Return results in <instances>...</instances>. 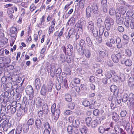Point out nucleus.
<instances>
[{"label":"nucleus","mask_w":134,"mask_h":134,"mask_svg":"<svg viewBox=\"0 0 134 134\" xmlns=\"http://www.w3.org/2000/svg\"><path fill=\"white\" fill-rule=\"evenodd\" d=\"M128 99V104H130V107H134V95L131 93L128 96L127 94H125L122 98V101L124 102H126Z\"/></svg>","instance_id":"1"},{"label":"nucleus","mask_w":134,"mask_h":134,"mask_svg":"<svg viewBox=\"0 0 134 134\" xmlns=\"http://www.w3.org/2000/svg\"><path fill=\"white\" fill-rule=\"evenodd\" d=\"M56 104H54L51 107V111L54 116V118L55 120H57L58 118L59 115L60 114V111L59 109H55Z\"/></svg>","instance_id":"2"},{"label":"nucleus","mask_w":134,"mask_h":134,"mask_svg":"<svg viewBox=\"0 0 134 134\" xmlns=\"http://www.w3.org/2000/svg\"><path fill=\"white\" fill-rule=\"evenodd\" d=\"M126 11L125 7H120L116 9L115 11L116 15L122 16L125 14Z\"/></svg>","instance_id":"3"},{"label":"nucleus","mask_w":134,"mask_h":134,"mask_svg":"<svg viewBox=\"0 0 134 134\" xmlns=\"http://www.w3.org/2000/svg\"><path fill=\"white\" fill-rule=\"evenodd\" d=\"M114 24V21L111 18L107 19L105 21V25L107 30H109L110 28L111 25H113Z\"/></svg>","instance_id":"4"},{"label":"nucleus","mask_w":134,"mask_h":134,"mask_svg":"<svg viewBox=\"0 0 134 134\" xmlns=\"http://www.w3.org/2000/svg\"><path fill=\"white\" fill-rule=\"evenodd\" d=\"M122 55L120 53L116 54H113L111 56V58L114 62L115 63L118 62L119 60L122 58Z\"/></svg>","instance_id":"5"},{"label":"nucleus","mask_w":134,"mask_h":134,"mask_svg":"<svg viewBox=\"0 0 134 134\" xmlns=\"http://www.w3.org/2000/svg\"><path fill=\"white\" fill-rule=\"evenodd\" d=\"M87 27L88 30L92 34H97V31L96 29H94V24L93 22L91 21H89L87 24Z\"/></svg>","instance_id":"6"},{"label":"nucleus","mask_w":134,"mask_h":134,"mask_svg":"<svg viewBox=\"0 0 134 134\" xmlns=\"http://www.w3.org/2000/svg\"><path fill=\"white\" fill-rule=\"evenodd\" d=\"M11 124L8 122V121L5 120L1 124V126L4 131H7L8 128L11 126Z\"/></svg>","instance_id":"7"},{"label":"nucleus","mask_w":134,"mask_h":134,"mask_svg":"<svg viewBox=\"0 0 134 134\" xmlns=\"http://www.w3.org/2000/svg\"><path fill=\"white\" fill-rule=\"evenodd\" d=\"M29 99L30 102H31V105H29L30 109H33L35 107V98L34 97V94H29Z\"/></svg>","instance_id":"8"},{"label":"nucleus","mask_w":134,"mask_h":134,"mask_svg":"<svg viewBox=\"0 0 134 134\" xmlns=\"http://www.w3.org/2000/svg\"><path fill=\"white\" fill-rule=\"evenodd\" d=\"M16 106L14 107L11 106L10 105H8L7 107V110L8 111V113H9L11 114H14L16 111Z\"/></svg>","instance_id":"9"},{"label":"nucleus","mask_w":134,"mask_h":134,"mask_svg":"<svg viewBox=\"0 0 134 134\" xmlns=\"http://www.w3.org/2000/svg\"><path fill=\"white\" fill-rule=\"evenodd\" d=\"M12 83L11 82H9L7 84L3 85V88L4 91H10L12 88Z\"/></svg>","instance_id":"10"},{"label":"nucleus","mask_w":134,"mask_h":134,"mask_svg":"<svg viewBox=\"0 0 134 134\" xmlns=\"http://www.w3.org/2000/svg\"><path fill=\"white\" fill-rule=\"evenodd\" d=\"M25 91L27 95L34 94L33 88L30 85H29L27 86L26 88Z\"/></svg>","instance_id":"11"},{"label":"nucleus","mask_w":134,"mask_h":134,"mask_svg":"<svg viewBox=\"0 0 134 134\" xmlns=\"http://www.w3.org/2000/svg\"><path fill=\"white\" fill-rule=\"evenodd\" d=\"M116 23L118 24L121 25L123 24L124 18L122 16L116 15Z\"/></svg>","instance_id":"12"},{"label":"nucleus","mask_w":134,"mask_h":134,"mask_svg":"<svg viewBox=\"0 0 134 134\" xmlns=\"http://www.w3.org/2000/svg\"><path fill=\"white\" fill-rule=\"evenodd\" d=\"M110 89L111 92L114 93V94L116 96L118 95V91L117 90V87L116 86L114 85H112L110 86Z\"/></svg>","instance_id":"13"},{"label":"nucleus","mask_w":134,"mask_h":134,"mask_svg":"<svg viewBox=\"0 0 134 134\" xmlns=\"http://www.w3.org/2000/svg\"><path fill=\"white\" fill-rule=\"evenodd\" d=\"M34 84L36 90H38L40 89L41 87V81L39 78H37L35 79Z\"/></svg>","instance_id":"14"},{"label":"nucleus","mask_w":134,"mask_h":134,"mask_svg":"<svg viewBox=\"0 0 134 134\" xmlns=\"http://www.w3.org/2000/svg\"><path fill=\"white\" fill-rule=\"evenodd\" d=\"M35 124L36 128L40 129L41 128L43 129V127L42 126V122L40 119H37L35 121Z\"/></svg>","instance_id":"15"},{"label":"nucleus","mask_w":134,"mask_h":134,"mask_svg":"<svg viewBox=\"0 0 134 134\" xmlns=\"http://www.w3.org/2000/svg\"><path fill=\"white\" fill-rule=\"evenodd\" d=\"M47 88L44 84L42 86L41 89L40 91L41 94L43 96H45L47 93Z\"/></svg>","instance_id":"16"},{"label":"nucleus","mask_w":134,"mask_h":134,"mask_svg":"<svg viewBox=\"0 0 134 134\" xmlns=\"http://www.w3.org/2000/svg\"><path fill=\"white\" fill-rule=\"evenodd\" d=\"M92 9L94 14H97L98 13V7L97 4L94 3L93 4L92 6Z\"/></svg>","instance_id":"17"},{"label":"nucleus","mask_w":134,"mask_h":134,"mask_svg":"<svg viewBox=\"0 0 134 134\" xmlns=\"http://www.w3.org/2000/svg\"><path fill=\"white\" fill-rule=\"evenodd\" d=\"M67 48H66V53H67L69 55H71L72 53L73 48L71 46V45L70 44H69L67 46Z\"/></svg>","instance_id":"18"},{"label":"nucleus","mask_w":134,"mask_h":134,"mask_svg":"<svg viewBox=\"0 0 134 134\" xmlns=\"http://www.w3.org/2000/svg\"><path fill=\"white\" fill-rule=\"evenodd\" d=\"M42 109L44 112V114H47L48 113L49 110L48 106L47 104L45 103L43 104L42 107Z\"/></svg>","instance_id":"19"},{"label":"nucleus","mask_w":134,"mask_h":134,"mask_svg":"<svg viewBox=\"0 0 134 134\" xmlns=\"http://www.w3.org/2000/svg\"><path fill=\"white\" fill-rule=\"evenodd\" d=\"M8 42V40L7 38H3L0 41V48L3 47L5 44L7 43Z\"/></svg>","instance_id":"20"},{"label":"nucleus","mask_w":134,"mask_h":134,"mask_svg":"<svg viewBox=\"0 0 134 134\" xmlns=\"http://www.w3.org/2000/svg\"><path fill=\"white\" fill-rule=\"evenodd\" d=\"M133 8L132 7H130V9L128 10L126 13L127 17H131L133 16Z\"/></svg>","instance_id":"21"},{"label":"nucleus","mask_w":134,"mask_h":134,"mask_svg":"<svg viewBox=\"0 0 134 134\" xmlns=\"http://www.w3.org/2000/svg\"><path fill=\"white\" fill-rule=\"evenodd\" d=\"M102 34H93V36L96 38L97 41L100 43L102 40Z\"/></svg>","instance_id":"22"},{"label":"nucleus","mask_w":134,"mask_h":134,"mask_svg":"<svg viewBox=\"0 0 134 134\" xmlns=\"http://www.w3.org/2000/svg\"><path fill=\"white\" fill-rule=\"evenodd\" d=\"M36 105L37 107H40L42 104V100L40 98H37L36 100Z\"/></svg>","instance_id":"23"},{"label":"nucleus","mask_w":134,"mask_h":134,"mask_svg":"<svg viewBox=\"0 0 134 134\" xmlns=\"http://www.w3.org/2000/svg\"><path fill=\"white\" fill-rule=\"evenodd\" d=\"M81 133L82 134H86L88 131V129L87 127L85 126H83L80 129Z\"/></svg>","instance_id":"24"},{"label":"nucleus","mask_w":134,"mask_h":134,"mask_svg":"<svg viewBox=\"0 0 134 134\" xmlns=\"http://www.w3.org/2000/svg\"><path fill=\"white\" fill-rule=\"evenodd\" d=\"M0 113L1 114H4L2 116V117H3V116H5V114L6 113H8V111H6L5 106L3 105H1V107Z\"/></svg>","instance_id":"25"},{"label":"nucleus","mask_w":134,"mask_h":134,"mask_svg":"<svg viewBox=\"0 0 134 134\" xmlns=\"http://www.w3.org/2000/svg\"><path fill=\"white\" fill-rule=\"evenodd\" d=\"M76 48L77 49V52L80 54L83 53V50L81 46L78 43L76 44Z\"/></svg>","instance_id":"26"},{"label":"nucleus","mask_w":134,"mask_h":134,"mask_svg":"<svg viewBox=\"0 0 134 134\" xmlns=\"http://www.w3.org/2000/svg\"><path fill=\"white\" fill-rule=\"evenodd\" d=\"M91 7L88 6L87 7L86 9V14L87 17L90 18L91 15Z\"/></svg>","instance_id":"27"},{"label":"nucleus","mask_w":134,"mask_h":134,"mask_svg":"<svg viewBox=\"0 0 134 134\" xmlns=\"http://www.w3.org/2000/svg\"><path fill=\"white\" fill-rule=\"evenodd\" d=\"M130 23L129 18H126L125 19V21L124 22V24L127 28L129 27Z\"/></svg>","instance_id":"28"},{"label":"nucleus","mask_w":134,"mask_h":134,"mask_svg":"<svg viewBox=\"0 0 134 134\" xmlns=\"http://www.w3.org/2000/svg\"><path fill=\"white\" fill-rule=\"evenodd\" d=\"M113 119L115 121H117L119 119L118 115L116 113H113L112 115Z\"/></svg>","instance_id":"29"},{"label":"nucleus","mask_w":134,"mask_h":134,"mask_svg":"<svg viewBox=\"0 0 134 134\" xmlns=\"http://www.w3.org/2000/svg\"><path fill=\"white\" fill-rule=\"evenodd\" d=\"M22 131V126L21 125L17 126L15 129V134H20Z\"/></svg>","instance_id":"30"},{"label":"nucleus","mask_w":134,"mask_h":134,"mask_svg":"<svg viewBox=\"0 0 134 134\" xmlns=\"http://www.w3.org/2000/svg\"><path fill=\"white\" fill-rule=\"evenodd\" d=\"M128 84L129 87H132L134 86V79L130 77L129 80Z\"/></svg>","instance_id":"31"},{"label":"nucleus","mask_w":134,"mask_h":134,"mask_svg":"<svg viewBox=\"0 0 134 134\" xmlns=\"http://www.w3.org/2000/svg\"><path fill=\"white\" fill-rule=\"evenodd\" d=\"M23 129L24 132H27L29 129V125L26 124H24L23 126Z\"/></svg>","instance_id":"32"},{"label":"nucleus","mask_w":134,"mask_h":134,"mask_svg":"<svg viewBox=\"0 0 134 134\" xmlns=\"http://www.w3.org/2000/svg\"><path fill=\"white\" fill-rule=\"evenodd\" d=\"M55 66H52L51 67L50 72V75L52 77H53L55 75Z\"/></svg>","instance_id":"33"},{"label":"nucleus","mask_w":134,"mask_h":134,"mask_svg":"<svg viewBox=\"0 0 134 134\" xmlns=\"http://www.w3.org/2000/svg\"><path fill=\"white\" fill-rule=\"evenodd\" d=\"M115 131L116 134H120L121 131L122 130V129L120 128L118 126H116L115 127Z\"/></svg>","instance_id":"34"},{"label":"nucleus","mask_w":134,"mask_h":134,"mask_svg":"<svg viewBox=\"0 0 134 134\" xmlns=\"http://www.w3.org/2000/svg\"><path fill=\"white\" fill-rule=\"evenodd\" d=\"M131 128V125L130 123L127 122L126 123V125L125 126V129L127 132L129 133L132 131V130H130Z\"/></svg>","instance_id":"35"},{"label":"nucleus","mask_w":134,"mask_h":134,"mask_svg":"<svg viewBox=\"0 0 134 134\" xmlns=\"http://www.w3.org/2000/svg\"><path fill=\"white\" fill-rule=\"evenodd\" d=\"M125 65L128 66H131L132 64V60L130 59H127L124 62Z\"/></svg>","instance_id":"36"},{"label":"nucleus","mask_w":134,"mask_h":134,"mask_svg":"<svg viewBox=\"0 0 134 134\" xmlns=\"http://www.w3.org/2000/svg\"><path fill=\"white\" fill-rule=\"evenodd\" d=\"M74 23V18H71L68 22V24L70 26H73Z\"/></svg>","instance_id":"37"},{"label":"nucleus","mask_w":134,"mask_h":134,"mask_svg":"<svg viewBox=\"0 0 134 134\" xmlns=\"http://www.w3.org/2000/svg\"><path fill=\"white\" fill-rule=\"evenodd\" d=\"M92 119L90 117H88L86 119V124L88 127H90L91 126V122Z\"/></svg>","instance_id":"38"},{"label":"nucleus","mask_w":134,"mask_h":134,"mask_svg":"<svg viewBox=\"0 0 134 134\" xmlns=\"http://www.w3.org/2000/svg\"><path fill=\"white\" fill-rule=\"evenodd\" d=\"M80 124V121L77 119L75 120L72 123L74 127L76 128H78L79 127Z\"/></svg>","instance_id":"39"},{"label":"nucleus","mask_w":134,"mask_h":134,"mask_svg":"<svg viewBox=\"0 0 134 134\" xmlns=\"http://www.w3.org/2000/svg\"><path fill=\"white\" fill-rule=\"evenodd\" d=\"M8 79L10 80L13 82H15L17 81V76L16 75H13L12 76L10 77V76H7Z\"/></svg>","instance_id":"40"},{"label":"nucleus","mask_w":134,"mask_h":134,"mask_svg":"<svg viewBox=\"0 0 134 134\" xmlns=\"http://www.w3.org/2000/svg\"><path fill=\"white\" fill-rule=\"evenodd\" d=\"M65 98L66 101L68 102H70L72 100L71 96L68 94H66L65 96Z\"/></svg>","instance_id":"41"},{"label":"nucleus","mask_w":134,"mask_h":134,"mask_svg":"<svg viewBox=\"0 0 134 134\" xmlns=\"http://www.w3.org/2000/svg\"><path fill=\"white\" fill-rule=\"evenodd\" d=\"M105 76L108 79H110L112 76L111 71H108L107 70L105 72Z\"/></svg>","instance_id":"42"},{"label":"nucleus","mask_w":134,"mask_h":134,"mask_svg":"<svg viewBox=\"0 0 134 134\" xmlns=\"http://www.w3.org/2000/svg\"><path fill=\"white\" fill-rule=\"evenodd\" d=\"M85 54L86 57L88 58H90L91 56L90 52L88 50H85Z\"/></svg>","instance_id":"43"},{"label":"nucleus","mask_w":134,"mask_h":134,"mask_svg":"<svg viewBox=\"0 0 134 134\" xmlns=\"http://www.w3.org/2000/svg\"><path fill=\"white\" fill-rule=\"evenodd\" d=\"M97 120H93L91 122V126L93 128H95L97 126Z\"/></svg>","instance_id":"44"},{"label":"nucleus","mask_w":134,"mask_h":134,"mask_svg":"<svg viewBox=\"0 0 134 134\" xmlns=\"http://www.w3.org/2000/svg\"><path fill=\"white\" fill-rule=\"evenodd\" d=\"M102 19L100 18L98 19L97 22V25L99 27H100L102 26Z\"/></svg>","instance_id":"45"},{"label":"nucleus","mask_w":134,"mask_h":134,"mask_svg":"<svg viewBox=\"0 0 134 134\" xmlns=\"http://www.w3.org/2000/svg\"><path fill=\"white\" fill-rule=\"evenodd\" d=\"M105 129L104 127L100 126L98 128V131L100 133L103 134L104 133Z\"/></svg>","instance_id":"46"},{"label":"nucleus","mask_w":134,"mask_h":134,"mask_svg":"<svg viewBox=\"0 0 134 134\" xmlns=\"http://www.w3.org/2000/svg\"><path fill=\"white\" fill-rule=\"evenodd\" d=\"M23 100L24 101L25 105L28 106L29 103H30L31 102H30L29 99H27V97H24L23 98Z\"/></svg>","instance_id":"47"},{"label":"nucleus","mask_w":134,"mask_h":134,"mask_svg":"<svg viewBox=\"0 0 134 134\" xmlns=\"http://www.w3.org/2000/svg\"><path fill=\"white\" fill-rule=\"evenodd\" d=\"M121 77H118V76L116 75H114L113 76H114V79L115 78V80H117V79H120L122 81H123L125 80V77L122 75V77L121 75Z\"/></svg>","instance_id":"48"},{"label":"nucleus","mask_w":134,"mask_h":134,"mask_svg":"<svg viewBox=\"0 0 134 134\" xmlns=\"http://www.w3.org/2000/svg\"><path fill=\"white\" fill-rule=\"evenodd\" d=\"M62 72L61 69L60 68H58L55 71V76H60Z\"/></svg>","instance_id":"49"},{"label":"nucleus","mask_w":134,"mask_h":134,"mask_svg":"<svg viewBox=\"0 0 134 134\" xmlns=\"http://www.w3.org/2000/svg\"><path fill=\"white\" fill-rule=\"evenodd\" d=\"M10 31L11 34H16L18 32L16 28L15 27H12L10 30Z\"/></svg>","instance_id":"50"},{"label":"nucleus","mask_w":134,"mask_h":134,"mask_svg":"<svg viewBox=\"0 0 134 134\" xmlns=\"http://www.w3.org/2000/svg\"><path fill=\"white\" fill-rule=\"evenodd\" d=\"M40 72L41 74L43 76H44L46 72V69L44 68H41Z\"/></svg>","instance_id":"51"},{"label":"nucleus","mask_w":134,"mask_h":134,"mask_svg":"<svg viewBox=\"0 0 134 134\" xmlns=\"http://www.w3.org/2000/svg\"><path fill=\"white\" fill-rule=\"evenodd\" d=\"M73 130V128L72 126L70 125L68 126L67 130L69 134H71L72 133Z\"/></svg>","instance_id":"52"},{"label":"nucleus","mask_w":134,"mask_h":134,"mask_svg":"<svg viewBox=\"0 0 134 134\" xmlns=\"http://www.w3.org/2000/svg\"><path fill=\"white\" fill-rule=\"evenodd\" d=\"M85 1L84 0H80L79 5L80 8H83L84 7Z\"/></svg>","instance_id":"53"},{"label":"nucleus","mask_w":134,"mask_h":134,"mask_svg":"<svg viewBox=\"0 0 134 134\" xmlns=\"http://www.w3.org/2000/svg\"><path fill=\"white\" fill-rule=\"evenodd\" d=\"M34 123V119L32 118L30 119L27 121V124L29 125H32Z\"/></svg>","instance_id":"54"},{"label":"nucleus","mask_w":134,"mask_h":134,"mask_svg":"<svg viewBox=\"0 0 134 134\" xmlns=\"http://www.w3.org/2000/svg\"><path fill=\"white\" fill-rule=\"evenodd\" d=\"M115 11L114 9L113 8H110L109 10V13L111 15H114Z\"/></svg>","instance_id":"55"},{"label":"nucleus","mask_w":134,"mask_h":134,"mask_svg":"<svg viewBox=\"0 0 134 134\" xmlns=\"http://www.w3.org/2000/svg\"><path fill=\"white\" fill-rule=\"evenodd\" d=\"M16 115L18 117H20L22 115V112L21 109H19L16 110Z\"/></svg>","instance_id":"56"},{"label":"nucleus","mask_w":134,"mask_h":134,"mask_svg":"<svg viewBox=\"0 0 134 134\" xmlns=\"http://www.w3.org/2000/svg\"><path fill=\"white\" fill-rule=\"evenodd\" d=\"M100 57L101 58H104L106 56V54L103 51H101L99 53Z\"/></svg>","instance_id":"57"},{"label":"nucleus","mask_w":134,"mask_h":134,"mask_svg":"<svg viewBox=\"0 0 134 134\" xmlns=\"http://www.w3.org/2000/svg\"><path fill=\"white\" fill-rule=\"evenodd\" d=\"M90 104V102L87 100H85L82 102V104L85 107H88L89 106Z\"/></svg>","instance_id":"58"},{"label":"nucleus","mask_w":134,"mask_h":134,"mask_svg":"<svg viewBox=\"0 0 134 134\" xmlns=\"http://www.w3.org/2000/svg\"><path fill=\"white\" fill-rule=\"evenodd\" d=\"M5 61H4V64H9L10 62V59L9 57H7L5 58Z\"/></svg>","instance_id":"59"},{"label":"nucleus","mask_w":134,"mask_h":134,"mask_svg":"<svg viewBox=\"0 0 134 134\" xmlns=\"http://www.w3.org/2000/svg\"><path fill=\"white\" fill-rule=\"evenodd\" d=\"M52 87L53 86L52 85H49L47 87V89H48V93L50 94L52 91Z\"/></svg>","instance_id":"60"},{"label":"nucleus","mask_w":134,"mask_h":134,"mask_svg":"<svg viewBox=\"0 0 134 134\" xmlns=\"http://www.w3.org/2000/svg\"><path fill=\"white\" fill-rule=\"evenodd\" d=\"M46 26V23L44 22L40 23L38 24V26L40 28H44Z\"/></svg>","instance_id":"61"},{"label":"nucleus","mask_w":134,"mask_h":134,"mask_svg":"<svg viewBox=\"0 0 134 134\" xmlns=\"http://www.w3.org/2000/svg\"><path fill=\"white\" fill-rule=\"evenodd\" d=\"M111 131L112 129L110 128H106L104 133L107 134H110Z\"/></svg>","instance_id":"62"},{"label":"nucleus","mask_w":134,"mask_h":134,"mask_svg":"<svg viewBox=\"0 0 134 134\" xmlns=\"http://www.w3.org/2000/svg\"><path fill=\"white\" fill-rule=\"evenodd\" d=\"M60 59L63 63L65 62V59L64 55V54H61L60 55Z\"/></svg>","instance_id":"63"},{"label":"nucleus","mask_w":134,"mask_h":134,"mask_svg":"<svg viewBox=\"0 0 134 134\" xmlns=\"http://www.w3.org/2000/svg\"><path fill=\"white\" fill-rule=\"evenodd\" d=\"M130 27L132 29L134 28V19L132 18L130 23Z\"/></svg>","instance_id":"64"}]
</instances>
